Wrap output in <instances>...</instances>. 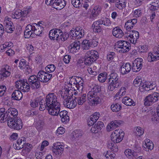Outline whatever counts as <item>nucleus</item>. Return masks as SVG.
<instances>
[{
    "instance_id": "f257e3e1",
    "label": "nucleus",
    "mask_w": 159,
    "mask_h": 159,
    "mask_svg": "<svg viewBox=\"0 0 159 159\" xmlns=\"http://www.w3.org/2000/svg\"><path fill=\"white\" fill-rule=\"evenodd\" d=\"M91 88L92 90L88 93L87 98L90 105L96 106L99 104L101 101V87L98 85L93 84Z\"/></svg>"
},
{
    "instance_id": "f03ea898",
    "label": "nucleus",
    "mask_w": 159,
    "mask_h": 159,
    "mask_svg": "<svg viewBox=\"0 0 159 159\" xmlns=\"http://www.w3.org/2000/svg\"><path fill=\"white\" fill-rule=\"evenodd\" d=\"M69 88L66 86L65 87L64 89L61 91V96L63 98L64 105L69 109L73 108L76 106L77 102L76 100L71 99L73 94H71L72 93L73 91Z\"/></svg>"
},
{
    "instance_id": "7ed1b4c3",
    "label": "nucleus",
    "mask_w": 159,
    "mask_h": 159,
    "mask_svg": "<svg viewBox=\"0 0 159 159\" xmlns=\"http://www.w3.org/2000/svg\"><path fill=\"white\" fill-rule=\"evenodd\" d=\"M49 36L51 39L60 42L66 40L69 37V34L66 32L63 33L60 29H54L50 30Z\"/></svg>"
},
{
    "instance_id": "20e7f679",
    "label": "nucleus",
    "mask_w": 159,
    "mask_h": 159,
    "mask_svg": "<svg viewBox=\"0 0 159 159\" xmlns=\"http://www.w3.org/2000/svg\"><path fill=\"white\" fill-rule=\"evenodd\" d=\"M133 84L136 87H139V90L143 92L153 89L156 86L155 84L149 81H143L141 79L136 78L134 81Z\"/></svg>"
},
{
    "instance_id": "39448f33",
    "label": "nucleus",
    "mask_w": 159,
    "mask_h": 159,
    "mask_svg": "<svg viewBox=\"0 0 159 159\" xmlns=\"http://www.w3.org/2000/svg\"><path fill=\"white\" fill-rule=\"evenodd\" d=\"M109 76L108 89L110 91H112L120 86L122 83L118 75L116 73H111Z\"/></svg>"
},
{
    "instance_id": "423d86ee",
    "label": "nucleus",
    "mask_w": 159,
    "mask_h": 159,
    "mask_svg": "<svg viewBox=\"0 0 159 159\" xmlns=\"http://www.w3.org/2000/svg\"><path fill=\"white\" fill-rule=\"evenodd\" d=\"M84 63L86 65H91L98 58V54L95 50H91L87 52L85 54Z\"/></svg>"
},
{
    "instance_id": "0eeeda50",
    "label": "nucleus",
    "mask_w": 159,
    "mask_h": 159,
    "mask_svg": "<svg viewBox=\"0 0 159 159\" xmlns=\"http://www.w3.org/2000/svg\"><path fill=\"white\" fill-rule=\"evenodd\" d=\"M60 103L56 95L54 93H50L46 96L45 99V103H43L45 106V109L47 107Z\"/></svg>"
},
{
    "instance_id": "6e6552de",
    "label": "nucleus",
    "mask_w": 159,
    "mask_h": 159,
    "mask_svg": "<svg viewBox=\"0 0 159 159\" xmlns=\"http://www.w3.org/2000/svg\"><path fill=\"white\" fill-rule=\"evenodd\" d=\"M159 98V93H157L154 92L149 94L145 98L144 100V105L147 106L152 105L158 100Z\"/></svg>"
},
{
    "instance_id": "1a4fd4ad",
    "label": "nucleus",
    "mask_w": 159,
    "mask_h": 159,
    "mask_svg": "<svg viewBox=\"0 0 159 159\" xmlns=\"http://www.w3.org/2000/svg\"><path fill=\"white\" fill-rule=\"evenodd\" d=\"M44 102L43 99L40 96L31 100L30 102V105L33 108L38 107L39 105L40 106L39 107V110L43 111L45 109V106L43 104Z\"/></svg>"
},
{
    "instance_id": "9d476101",
    "label": "nucleus",
    "mask_w": 159,
    "mask_h": 159,
    "mask_svg": "<svg viewBox=\"0 0 159 159\" xmlns=\"http://www.w3.org/2000/svg\"><path fill=\"white\" fill-rule=\"evenodd\" d=\"M15 63L17 64L19 63L18 67L21 70H25V73L26 74H28L32 72V69L28 65V63L24 59H21L20 60L16 59L14 61Z\"/></svg>"
},
{
    "instance_id": "9b49d317",
    "label": "nucleus",
    "mask_w": 159,
    "mask_h": 159,
    "mask_svg": "<svg viewBox=\"0 0 159 159\" xmlns=\"http://www.w3.org/2000/svg\"><path fill=\"white\" fill-rule=\"evenodd\" d=\"M8 125L10 128L17 130L21 129L22 128V122L20 118L14 119L13 117L8 122Z\"/></svg>"
},
{
    "instance_id": "f8f14e48",
    "label": "nucleus",
    "mask_w": 159,
    "mask_h": 159,
    "mask_svg": "<svg viewBox=\"0 0 159 159\" xmlns=\"http://www.w3.org/2000/svg\"><path fill=\"white\" fill-rule=\"evenodd\" d=\"M124 135L123 131L120 129H116L111 134V140L114 143H119L122 140Z\"/></svg>"
},
{
    "instance_id": "ddd939ff",
    "label": "nucleus",
    "mask_w": 159,
    "mask_h": 159,
    "mask_svg": "<svg viewBox=\"0 0 159 159\" xmlns=\"http://www.w3.org/2000/svg\"><path fill=\"white\" fill-rule=\"evenodd\" d=\"M28 80L31 88L32 89H37L40 87V81L37 76L33 75L30 76L28 78Z\"/></svg>"
},
{
    "instance_id": "4468645a",
    "label": "nucleus",
    "mask_w": 159,
    "mask_h": 159,
    "mask_svg": "<svg viewBox=\"0 0 159 159\" xmlns=\"http://www.w3.org/2000/svg\"><path fill=\"white\" fill-rule=\"evenodd\" d=\"M44 23L42 21L39 22L38 24L35 23H31L34 34L39 36L42 34L44 28Z\"/></svg>"
},
{
    "instance_id": "2eb2a0df",
    "label": "nucleus",
    "mask_w": 159,
    "mask_h": 159,
    "mask_svg": "<svg viewBox=\"0 0 159 159\" xmlns=\"http://www.w3.org/2000/svg\"><path fill=\"white\" fill-rule=\"evenodd\" d=\"M117 47L121 49L120 52L123 53L128 52L130 49V44L129 42L124 40H120L117 42Z\"/></svg>"
},
{
    "instance_id": "dca6fc26",
    "label": "nucleus",
    "mask_w": 159,
    "mask_h": 159,
    "mask_svg": "<svg viewBox=\"0 0 159 159\" xmlns=\"http://www.w3.org/2000/svg\"><path fill=\"white\" fill-rule=\"evenodd\" d=\"M84 29L77 27L71 30L69 32L70 36L73 39L75 38L79 39L82 38L84 35Z\"/></svg>"
},
{
    "instance_id": "f3484780",
    "label": "nucleus",
    "mask_w": 159,
    "mask_h": 159,
    "mask_svg": "<svg viewBox=\"0 0 159 159\" xmlns=\"http://www.w3.org/2000/svg\"><path fill=\"white\" fill-rule=\"evenodd\" d=\"M40 82L46 83L52 78V75L43 70L39 71L37 76Z\"/></svg>"
},
{
    "instance_id": "a211bd4d",
    "label": "nucleus",
    "mask_w": 159,
    "mask_h": 159,
    "mask_svg": "<svg viewBox=\"0 0 159 159\" xmlns=\"http://www.w3.org/2000/svg\"><path fill=\"white\" fill-rule=\"evenodd\" d=\"M126 37L131 43L135 44L139 37V33L136 31L132 30L126 34Z\"/></svg>"
},
{
    "instance_id": "6ab92c4d",
    "label": "nucleus",
    "mask_w": 159,
    "mask_h": 159,
    "mask_svg": "<svg viewBox=\"0 0 159 159\" xmlns=\"http://www.w3.org/2000/svg\"><path fill=\"white\" fill-rule=\"evenodd\" d=\"M48 113L53 116H58L61 110L60 104L58 103L52 106L51 107H47Z\"/></svg>"
},
{
    "instance_id": "aec40b11",
    "label": "nucleus",
    "mask_w": 159,
    "mask_h": 159,
    "mask_svg": "<svg viewBox=\"0 0 159 159\" xmlns=\"http://www.w3.org/2000/svg\"><path fill=\"white\" fill-rule=\"evenodd\" d=\"M12 117L10 115H9L7 111H5L4 108H2L0 109V122L4 123L7 122L8 123Z\"/></svg>"
},
{
    "instance_id": "412c9836",
    "label": "nucleus",
    "mask_w": 159,
    "mask_h": 159,
    "mask_svg": "<svg viewBox=\"0 0 159 159\" xmlns=\"http://www.w3.org/2000/svg\"><path fill=\"white\" fill-rule=\"evenodd\" d=\"M143 59L141 58L135 59L132 63V69L133 72H138L142 68L143 66Z\"/></svg>"
},
{
    "instance_id": "4be33fe9",
    "label": "nucleus",
    "mask_w": 159,
    "mask_h": 159,
    "mask_svg": "<svg viewBox=\"0 0 159 159\" xmlns=\"http://www.w3.org/2000/svg\"><path fill=\"white\" fill-rule=\"evenodd\" d=\"M54 148L53 152L57 156H61L65 148L64 146L61 144L60 142H57L53 144Z\"/></svg>"
},
{
    "instance_id": "5701e85b",
    "label": "nucleus",
    "mask_w": 159,
    "mask_h": 159,
    "mask_svg": "<svg viewBox=\"0 0 159 159\" xmlns=\"http://www.w3.org/2000/svg\"><path fill=\"white\" fill-rule=\"evenodd\" d=\"M72 79L75 81V86L77 89L79 91L82 90L83 89V81L82 78L79 76H72Z\"/></svg>"
},
{
    "instance_id": "b1692460",
    "label": "nucleus",
    "mask_w": 159,
    "mask_h": 159,
    "mask_svg": "<svg viewBox=\"0 0 159 159\" xmlns=\"http://www.w3.org/2000/svg\"><path fill=\"white\" fill-rule=\"evenodd\" d=\"M26 142V139L24 137L19 138L17 141L16 143L13 144V147L16 150H19L23 148Z\"/></svg>"
},
{
    "instance_id": "393cba45",
    "label": "nucleus",
    "mask_w": 159,
    "mask_h": 159,
    "mask_svg": "<svg viewBox=\"0 0 159 159\" xmlns=\"http://www.w3.org/2000/svg\"><path fill=\"white\" fill-rule=\"evenodd\" d=\"M80 43L78 40H76L71 43L69 46L70 52L74 54L78 52L80 48Z\"/></svg>"
},
{
    "instance_id": "a878e982",
    "label": "nucleus",
    "mask_w": 159,
    "mask_h": 159,
    "mask_svg": "<svg viewBox=\"0 0 159 159\" xmlns=\"http://www.w3.org/2000/svg\"><path fill=\"white\" fill-rule=\"evenodd\" d=\"M5 30L7 33H11L15 30L14 26L12 22L9 20L4 21Z\"/></svg>"
},
{
    "instance_id": "bb28decb",
    "label": "nucleus",
    "mask_w": 159,
    "mask_h": 159,
    "mask_svg": "<svg viewBox=\"0 0 159 159\" xmlns=\"http://www.w3.org/2000/svg\"><path fill=\"white\" fill-rule=\"evenodd\" d=\"M11 71V67L9 66L6 65L2 66L1 70V74L3 77H7L10 75Z\"/></svg>"
},
{
    "instance_id": "cd10ccee",
    "label": "nucleus",
    "mask_w": 159,
    "mask_h": 159,
    "mask_svg": "<svg viewBox=\"0 0 159 159\" xmlns=\"http://www.w3.org/2000/svg\"><path fill=\"white\" fill-rule=\"evenodd\" d=\"M32 28L31 23L27 25L26 27L24 33V35L25 38H29L33 36L34 34Z\"/></svg>"
},
{
    "instance_id": "c85d7f7f",
    "label": "nucleus",
    "mask_w": 159,
    "mask_h": 159,
    "mask_svg": "<svg viewBox=\"0 0 159 159\" xmlns=\"http://www.w3.org/2000/svg\"><path fill=\"white\" fill-rule=\"evenodd\" d=\"M121 123V121L119 120H115L111 122L108 124L107 127V129L108 131H111L119 127Z\"/></svg>"
},
{
    "instance_id": "c756f323",
    "label": "nucleus",
    "mask_w": 159,
    "mask_h": 159,
    "mask_svg": "<svg viewBox=\"0 0 159 159\" xmlns=\"http://www.w3.org/2000/svg\"><path fill=\"white\" fill-rule=\"evenodd\" d=\"M137 19H133L128 20L125 23V27L126 28L128 32L131 31L130 30L132 29L135 25L137 23Z\"/></svg>"
},
{
    "instance_id": "7c9ffc66",
    "label": "nucleus",
    "mask_w": 159,
    "mask_h": 159,
    "mask_svg": "<svg viewBox=\"0 0 159 159\" xmlns=\"http://www.w3.org/2000/svg\"><path fill=\"white\" fill-rule=\"evenodd\" d=\"M75 100H76L77 103L79 105H83L86 101V94L85 93H81L79 94L78 97H75Z\"/></svg>"
},
{
    "instance_id": "2f4dec72",
    "label": "nucleus",
    "mask_w": 159,
    "mask_h": 159,
    "mask_svg": "<svg viewBox=\"0 0 159 159\" xmlns=\"http://www.w3.org/2000/svg\"><path fill=\"white\" fill-rule=\"evenodd\" d=\"M93 31L96 33H99L101 31L103 26L102 25L100 20L95 21L93 22L92 25Z\"/></svg>"
},
{
    "instance_id": "473e14b6",
    "label": "nucleus",
    "mask_w": 159,
    "mask_h": 159,
    "mask_svg": "<svg viewBox=\"0 0 159 159\" xmlns=\"http://www.w3.org/2000/svg\"><path fill=\"white\" fill-rule=\"evenodd\" d=\"M131 68V65L129 63H126L121 66L120 69V73L122 75L127 74L130 71Z\"/></svg>"
},
{
    "instance_id": "72a5a7b5",
    "label": "nucleus",
    "mask_w": 159,
    "mask_h": 159,
    "mask_svg": "<svg viewBox=\"0 0 159 159\" xmlns=\"http://www.w3.org/2000/svg\"><path fill=\"white\" fill-rule=\"evenodd\" d=\"M112 34L116 38H120L124 35L122 30L119 27L114 28L112 30Z\"/></svg>"
},
{
    "instance_id": "f704fd0d",
    "label": "nucleus",
    "mask_w": 159,
    "mask_h": 159,
    "mask_svg": "<svg viewBox=\"0 0 159 159\" xmlns=\"http://www.w3.org/2000/svg\"><path fill=\"white\" fill-rule=\"evenodd\" d=\"M66 4L64 0H57L53 5V7L57 9L61 10L63 8Z\"/></svg>"
},
{
    "instance_id": "c9c22d12",
    "label": "nucleus",
    "mask_w": 159,
    "mask_h": 159,
    "mask_svg": "<svg viewBox=\"0 0 159 159\" xmlns=\"http://www.w3.org/2000/svg\"><path fill=\"white\" fill-rule=\"evenodd\" d=\"M68 112L65 110L61 111L59 113L61 119V121L63 122H68L69 121V117L67 115Z\"/></svg>"
},
{
    "instance_id": "e433bc0d",
    "label": "nucleus",
    "mask_w": 159,
    "mask_h": 159,
    "mask_svg": "<svg viewBox=\"0 0 159 159\" xmlns=\"http://www.w3.org/2000/svg\"><path fill=\"white\" fill-rule=\"evenodd\" d=\"M124 153L126 156L129 159L136 158L137 156L136 152L133 150L128 149L125 151Z\"/></svg>"
},
{
    "instance_id": "4c0bfd02",
    "label": "nucleus",
    "mask_w": 159,
    "mask_h": 159,
    "mask_svg": "<svg viewBox=\"0 0 159 159\" xmlns=\"http://www.w3.org/2000/svg\"><path fill=\"white\" fill-rule=\"evenodd\" d=\"M12 98L13 100H20L22 97V94L19 90H15L11 95Z\"/></svg>"
},
{
    "instance_id": "58836bf2",
    "label": "nucleus",
    "mask_w": 159,
    "mask_h": 159,
    "mask_svg": "<svg viewBox=\"0 0 159 159\" xmlns=\"http://www.w3.org/2000/svg\"><path fill=\"white\" fill-rule=\"evenodd\" d=\"M20 90L24 92H29L30 89V86L29 83L27 82L26 80H23V82L20 86Z\"/></svg>"
},
{
    "instance_id": "ea45409f",
    "label": "nucleus",
    "mask_w": 159,
    "mask_h": 159,
    "mask_svg": "<svg viewBox=\"0 0 159 159\" xmlns=\"http://www.w3.org/2000/svg\"><path fill=\"white\" fill-rule=\"evenodd\" d=\"M159 60V55L153 51L152 53H148V60L149 62H152Z\"/></svg>"
},
{
    "instance_id": "a19ab883",
    "label": "nucleus",
    "mask_w": 159,
    "mask_h": 159,
    "mask_svg": "<svg viewBox=\"0 0 159 159\" xmlns=\"http://www.w3.org/2000/svg\"><path fill=\"white\" fill-rule=\"evenodd\" d=\"M123 103L128 106L132 105L134 106L135 105V103L131 99L128 97H125L122 100Z\"/></svg>"
},
{
    "instance_id": "79ce46f5",
    "label": "nucleus",
    "mask_w": 159,
    "mask_h": 159,
    "mask_svg": "<svg viewBox=\"0 0 159 159\" xmlns=\"http://www.w3.org/2000/svg\"><path fill=\"white\" fill-rule=\"evenodd\" d=\"M126 0H116L115 6L116 7L120 10H121L125 7Z\"/></svg>"
},
{
    "instance_id": "37998d69",
    "label": "nucleus",
    "mask_w": 159,
    "mask_h": 159,
    "mask_svg": "<svg viewBox=\"0 0 159 159\" xmlns=\"http://www.w3.org/2000/svg\"><path fill=\"white\" fill-rule=\"evenodd\" d=\"M9 115H10L11 116L14 118V119L16 118V117L18 115V112L17 110L13 108H10L7 111Z\"/></svg>"
},
{
    "instance_id": "c03bdc74",
    "label": "nucleus",
    "mask_w": 159,
    "mask_h": 159,
    "mask_svg": "<svg viewBox=\"0 0 159 159\" xmlns=\"http://www.w3.org/2000/svg\"><path fill=\"white\" fill-rule=\"evenodd\" d=\"M92 44L90 43V40L84 39L81 43V46L83 50H87L91 47Z\"/></svg>"
},
{
    "instance_id": "a18cd8bd",
    "label": "nucleus",
    "mask_w": 159,
    "mask_h": 159,
    "mask_svg": "<svg viewBox=\"0 0 159 159\" xmlns=\"http://www.w3.org/2000/svg\"><path fill=\"white\" fill-rule=\"evenodd\" d=\"M133 131V134L136 136H140L142 135L144 133L143 129L139 126L134 127Z\"/></svg>"
},
{
    "instance_id": "49530a36",
    "label": "nucleus",
    "mask_w": 159,
    "mask_h": 159,
    "mask_svg": "<svg viewBox=\"0 0 159 159\" xmlns=\"http://www.w3.org/2000/svg\"><path fill=\"white\" fill-rule=\"evenodd\" d=\"M101 7L98 6H96L93 10L90 16L93 17H95L98 15L101 12Z\"/></svg>"
},
{
    "instance_id": "de8ad7c7",
    "label": "nucleus",
    "mask_w": 159,
    "mask_h": 159,
    "mask_svg": "<svg viewBox=\"0 0 159 159\" xmlns=\"http://www.w3.org/2000/svg\"><path fill=\"white\" fill-rule=\"evenodd\" d=\"M145 147H146L147 149L152 150L153 148V144L149 139H147L145 141Z\"/></svg>"
},
{
    "instance_id": "09e8293b",
    "label": "nucleus",
    "mask_w": 159,
    "mask_h": 159,
    "mask_svg": "<svg viewBox=\"0 0 159 159\" xmlns=\"http://www.w3.org/2000/svg\"><path fill=\"white\" fill-rule=\"evenodd\" d=\"M83 134V131L80 129L75 130L73 132V136L75 138H80Z\"/></svg>"
},
{
    "instance_id": "8fccbe9b",
    "label": "nucleus",
    "mask_w": 159,
    "mask_h": 159,
    "mask_svg": "<svg viewBox=\"0 0 159 159\" xmlns=\"http://www.w3.org/2000/svg\"><path fill=\"white\" fill-rule=\"evenodd\" d=\"M107 74L106 73H100L98 76V79L101 83H104L107 79Z\"/></svg>"
},
{
    "instance_id": "3c124183",
    "label": "nucleus",
    "mask_w": 159,
    "mask_h": 159,
    "mask_svg": "<svg viewBox=\"0 0 159 159\" xmlns=\"http://www.w3.org/2000/svg\"><path fill=\"white\" fill-rule=\"evenodd\" d=\"M121 108V106L117 103L112 104L111 106V109L112 111L115 112L119 111Z\"/></svg>"
},
{
    "instance_id": "603ef678",
    "label": "nucleus",
    "mask_w": 159,
    "mask_h": 159,
    "mask_svg": "<svg viewBox=\"0 0 159 159\" xmlns=\"http://www.w3.org/2000/svg\"><path fill=\"white\" fill-rule=\"evenodd\" d=\"M36 127L38 130L42 129L44 125V123L41 120H39L34 123Z\"/></svg>"
},
{
    "instance_id": "864d4df0",
    "label": "nucleus",
    "mask_w": 159,
    "mask_h": 159,
    "mask_svg": "<svg viewBox=\"0 0 159 159\" xmlns=\"http://www.w3.org/2000/svg\"><path fill=\"white\" fill-rule=\"evenodd\" d=\"M21 11L20 10H16L12 15V17L14 19H18L22 17Z\"/></svg>"
},
{
    "instance_id": "5fc2aeb1",
    "label": "nucleus",
    "mask_w": 159,
    "mask_h": 159,
    "mask_svg": "<svg viewBox=\"0 0 159 159\" xmlns=\"http://www.w3.org/2000/svg\"><path fill=\"white\" fill-rule=\"evenodd\" d=\"M83 0H71V3L76 8H79L82 6L81 3Z\"/></svg>"
},
{
    "instance_id": "6e6d98bb",
    "label": "nucleus",
    "mask_w": 159,
    "mask_h": 159,
    "mask_svg": "<svg viewBox=\"0 0 159 159\" xmlns=\"http://www.w3.org/2000/svg\"><path fill=\"white\" fill-rule=\"evenodd\" d=\"M100 20L101 25L103 27L104 26H109L111 24L110 20L107 18H104L102 20Z\"/></svg>"
},
{
    "instance_id": "4d7b16f0",
    "label": "nucleus",
    "mask_w": 159,
    "mask_h": 159,
    "mask_svg": "<svg viewBox=\"0 0 159 159\" xmlns=\"http://www.w3.org/2000/svg\"><path fill=\"white\" fill-rule=\"evenodd\" d=\"M55 69L56 67L53 64L48 65L45 67L46 71L48 72H53L55 70Z\"/></svg>"
},
{
    "instance_id": "13d9d810",
    "label": "nucleus",
    "mask_w": 159,
    "mask_h": 159,
    "mask_svg": "<svg viewBox=\"0 0 159 159\" xmlns=\"http://www.w3.org/2000/svg\"><path fill=\"white\" fill-rule=\"evenodd\" d=\"M134 16L136 18L140 16L142 14V11L141 9H138L134 10L133 11Z\"/></svg>"
},
{
    "instance_id": "bf43d9fd",
    "label": "nucleus",
    "mask_w": 159,
    "mask_h": 159,
    "mask_svg": "<svg viewBox=\"0 0 159 159\" xmlns=\"http://www.w3.org/2000/svg\"><path fill=\"white\" fill-rule=\"evenodd\" d=\"M116 54L114 52H109L107 55V58L109 61H111L115 57Z\"/></svg>"
},
{
    "instance_id": "052dcab7",
    "label": "nucleus",
    "mask_w": 159,
    "mask_h": 159,
    "mask_svg": "<svg viewBox=\"0 0 159 159\" xmlns=\"http://www.w3.org/2000/svg\"><path fill=\"white\" fill-rule=\"evenodd\" d=\"M31 11V8L30 7L25 8L23 11H21L22 17H25L27 16V14L30 12Z\"/></svg>"
},
{
    "instance_id": "680f3d73",
    "label": "nucleus",
    "mask_w": 159,
    "mask_h": 159,
    "mask_svg": "<svg viewBox=\"0 0 159 159\" xmlns=\"http://www.w3.org/2000/svg\"><path fill=\"white\" fill-rule=\"evenodd\" d=\"M94 125L95 126V128H96L99 131L101 130L102 128L104 126V124L102 122L98 121Z\"/></svg>"
},
{
    "instance_id": "e2e57ef3",
    "label": "nucleus",
    "mask_w": 159,
    "mask_h": 159,
    "mask_svg": "<svg viewBox=\"0 0 159 159\" xmlns=\"http://www.w3.org/2000/svg\"><path fill=\"white\" fill-rule=\"evenodd\" d=\"M7 90L5 86L2 85L0 86V97L4 95Z\"/></svg>"
},
{
    "instance_id": "0e129e2a",
    "label": "nucleus",
    "mask_w": 159,
    "mask_h": 159,
    "mask_svg": "<svg viewBox=\"0 0 159 159\" xmlns=\"http://www.w3.org/2000/svg\"><path fill=\"white\" fill-rule=\"evenodd\" d=\"M65 129L63 127H60L57 129L56 132V134L58 136L59 134H62L65 132Z\"/></svg>"
},
{
    "instance_id": "69168bd1",
    "label": "nucleus",
    "mask_w": 159,
    "mask_h": 159,
    "mask_svg": "<svg viewBox=\"0 0 159 159\" xmlns=\"http://www.w3.org/2000/svg\"><path fill=\"white\" fill-rule=\"evenodd\" d=\"M139 51L140 52H144L148 50V48L146 46H140L138 47Z\"/></svg>"
},
{
    "instance_id": "338daca9",
    "label": "nucleus",
    "mask_w": 159,
    "mask_h": 159,
    "mask_svg": "<svg viewBox=\"0 0 159 159\" xmlns=\"http://www.w3.org/2000/svg\"><path fill=\"white\" fill-rule=\"evenodd\" d=\"M49 144V143L46 140L43 141L41 145L40 148V151H43L45 147L48 146Z\"/></svg>"
},
{
    "instance_id": "774afa93",
    "label": "nucleus",
    "mask_w": 159,
    "mask_h": 159,
    "mask_svg": "<svg viewBox=\"0 0 159 159\" xmlns=\"http://www.w3.org/2000/svg\"><path fill=\"white\" fill-rule=\"evenodd\" d=\"M23 82V80H19L16 82L15 84L16 88L18 89H20V86Z\"/></svg>"
}]
</instances>
